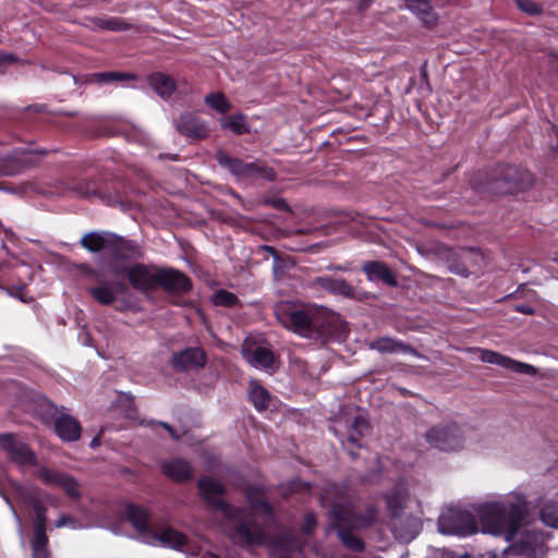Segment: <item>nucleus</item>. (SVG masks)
Masks as SVG:
<instances>
[{
	"label": "nucleus",
	"mask_w": 558,
	"mask_h": 558,
	"mask_svg": "<svg viewBox=\"0 0 558 558\" xmlns=\"http://www.w3.org/2000/svg\"><path fill=\"white\" fill-rule=\"evenodd\" d=\"M216 160L219 166L227 169L238 181L247 180V169L250 162H245L242 159L231 157L223 150H219L216 154Z\"/></svg>",
	"instance_id": "23"
},
{
	"label": "nucleus",
	"mask_w": 558,
	"mask_h": 558,
	"mask_svg": "<svg viewBox=\"0 0 558 558\" xmlns=\"http://www.w3.org/2000/svg\"><path fill=\"white\" fill-rule=\"evenodd\" d=\"M166 476L174 482H183L192 477V468L186 460L175 458L161 464Z\"/></svg>",
	"instance_id": "25"
},
{
	"label": "nucleus",
	"mask_w": 558,
	"mask_h": 558,
	"mask_svg": "<svg viewBox=\"0 0 558 558\" xmlns=\"http://www.w3.org/2000/svg\"><path fill=\"white\" fill-rule=\"evenodd\" d=\"M23 500L25 504L29 505L31 508L33 509L34 513L35 512H43L45 509H47L43 501L29 494H25L23 495Z\"/></svg>",
	"instance_id": "47"
},
{
	"label": "nucleus",
	"mask_w": 558,
	"mask_h": 558,
	"mask_svg": "<svg viewBox=\"0 0 558 558\" xmlns=\"http://www.w3.org/2000/svg\"><path fill=\"white\" fill-rule=\"evenodd\" d=\"M460 258L461 267L450 266V271L463 277H468L475 269H480L484 262L483 255L475 248L462 250L460 252Z\"/></svg>",
	"instance_id": "21"
},
{
	"label": "nucleus",
	"mask_w": 558,
	"mask_h": 558,
	"mask_svg": "<svg viewBox=\"0 0 558 558\" xmlns=\"http://www.w3.org/2000/svg\"><path fill=\"white\" fill-rule=\"evenodd\" d=\"M94 26L100 29L121 32L130 28V25L119 17H99L93 21Z\"/></svg>",
	"instance_id": "37"
},
{
	"label": "nucleus",
	"mask_w": 558,
	"mask_h": 558,
	"mask_svg": "<svg viewBox=\"0 0 558 558\" xmlns=\"http://www.w3.org/2000/svg\"><path fill=\"white\" fill-rule=\"evenodd\" d=\"M66 473L51 470L48 468H40L37 471V477L43 481L46 485L50 486H58L60 487L63 478L65 477Z\"/></svg>",
	"instance_id": "38"
},
{
	"label": "nucleus",
	"mask_w": 558,
	"mask_h": 558,
	"mask_svg": "<svg viewBox=\"0 0 558 558\" xmlns=\"http://www.w3.org/2000/svg\"><path fill=\"white\" fill-rule=\"evenodd\" d=\"M54 432L61 440L72 442L80 439L82 427L73 416L61 414L54 421Z\"/></svg>",
	"instance_id": "18"
},
{
	"label": "nucleus",
	"mask_w": 558,
	"mask_h": 558,
	"mask_svg": "<svg viewBox=\"0 0 558 558\" xmlns=\"http://www.w3.org/2000/svg\"><path fill=\"white\" fill-rule=\"evenodd\" d=\"M177 129L182 135L195 140H203L209 134L206 123L191 113L180 116Z\"/></svg>",
	"instance_id": "16"
},
{
	"label": "nucleus",
	"mask_w": 558,
	"mask_h": 558,
	"mask_svg": "<svg viewBox=\"0 0 558 558\" xmlns=\"http://www.w3.org/2000/svg\"><path fill=\"white\" fill-rule=\"evenodd\" d=\"M46 154V150L21 148L14 150L13 158L20 163L19 170H22L35 166Z\"/></svg>",
	"instance_id": "33"
},
{
	"label": "nucleus",
	"mask_w": 558,
	"mask_h": 558,
	"mask_svg": "<svg viewBox=\"0 0 558 558\" xmlns=\"http://www.w3.org/2000/svg\"><path fill=\"white\" fill-rule=\"evenodd\" d=\"M409 494L407 488L399 484L390 493L386 495L387 509L390 515L398 518L408 500Z\"/></svg>",
	"instance_id": "28"
},
{
	"label": "nucleus",
	"mask_w": 558,
	"mask_h": 558,
	"mask_svg": "<svg viewBox=\"0 0 558 558\" xmlns=\"http://www.w3.org/2000/svg\"><path fill=\"white\" fill-rule=\"evenodd\" d=\"M343 429L347 434V441L356 447H361V439L368 430V423L362 415L355 414L352 418L347 421L343 425Z\"/></svg>",
	"instance_id": "26"
},
{
	"label": "nucleus",
	"mask_w": 558,
	"mask_h": 558,
	"mask_svg": "<svg viewBox=\"0 0 558 558\" xmlns=\"http://www.w3.org/2000/svg\"><path fill=\"white\" fill-rule=\"evenodd\" d=\"M551 68L558 72V54H551L549 58Z\"/></svg>",
	"instance_id": "54"
},
{
	"label": "nucleus",
	"mask_w": 558,
	"mask_h": 558,
	"mask_svg": "<svg viewBox=\"0 0 558 558\" xmlns=\"http://www.w3.org/2000/svg\"><path fill=\"white\" fill-rule=\"evenodd\" d=\"M328 269H333V270H340V271H345L348 270L347 267L344 266H341V265H333V266H329Z\"/></svg>",
	"instance_id": "56"
},
{
	"label": "nucleus",
	"mask_w": 558,
	"mask_h": 558,
	"mask_svg": "<svg viewBox=\"0 0 558 558\" xmlns=\"http://www.w3.org/2000/svg\"><path fill=\"white\" fill-rule=\"evenodd\" d=\"M205 353L197 348H189L173 354L171 364L177 371H189L205 365Z\"/></svg>",
	"instance_id": "17"
},
{
	"label": "nucleus",
	"mask_w": 558,
	"mask_h": 558,
	"mask_svg": "<svg viewBox=\"0 0 558 558\" xmlns=\"http://www.w3.org/2000/svg\"><path fill=\"white\" fill-rule=\"evenodd\" d=\"M369 348L379 353H397L402 352L407 354H411L416 357H423L421 353H418L413 347L402 342L401 340L390 338V337H381L376 340H373L369 343Z\"/></svg>",
	"instance_id": "19"
},
{
	"label": "nucleus",
	"mask_w": 558,
	"mask_h": 558,
	"mask_svg": "<svg viewBox=\"0 0 558 558\" xmlns=\"http://www.w3.org/2000/svg\"><path fill=\"white\" fill-rule=\"evenodd\" d=\"M539 518L545 525L558 529V502H545L541 508Z\"/></svg>",
	"instance_id": "36"
},
{
	"label": "nucleus",
	"mask_w": 558,
	"mask_h": 558,
	"mask_svg": "<svg viewBox=\"0 0 558 558\" xmlns=\"http://www.w3.org/2000/svg\"><path fill=\"white\" fill-rule=\"evenodd\" d=\"M54 526L60 529V527H64V526H71L72 529H75L77 527L75 525V521L72 517L68 515V514H62L54 523Z\"/></svg>",
	"instance_id": "49"
},
{
	"label": "nucleus",
	"mask_w": 558,
	"mask_h": 558,
	"mask_svg": "<svg viewBox=\"0 0 558 558\" xmlns=\"http://www.w3.org/2000/svg\"><path fill=\"white\" fill-rule=\"evenodd\" d=\"M551 136H554L557 140V146L554 149L558 154V128H556V126L551 128Z\"/></svg>",
	"instance_id": "55"
},
{
	"label": "nucleus",
	"mask_w": 558,
	"mask_h": 558,
	"mask_svg": "<svg viewBox=\"0 0 558 558\" xmlns=\"http://www.w3.org/2000/svg\"><path fill=\"white\" fill-rule=\"evenodd\" d=\"M450 266H457V267H461V258H460V255L458 256V259L457 260H453L449 264V267Z\"/></svg>",
	"instance_id": "58"
},
{
	"label": "nucleus",
	"mask_w": 558,
	"mask_h": 558,
	"mask_svg": "<svg viewBox=\"0 0 558 558\" xmlns=\"http://www.w3.org/2000/svg\"><path fill=\"white\" fill-rule=\"evenodd\" d=\"M158 286L172 293H185L191 289L187 276L175 269L158 270Z\"/></svg>",
	"instance_id": "14"
},
{
	"label": "nucleus",
	"mask_w": 558,
	"mask_h": 558,
	"mask_svg": "<svg viewBox=\"0 0 558 558\" xmlns=\"http://www.w3.org/2000/svg\"><path fill=\"white\" fill-rule=\"evenodd\" d=\"M113 272H114L116 275H120V274H121V271H120V270H118V269H114V270H113Z\"/></svg>",
	"instance_id": "59"
},
{
	"label": "nucleus",
	"mask_w": 558,
	"mask_h": 558,
	"mask_svg": "<svg viewBox=\"0 0 558 558\" xmlns=\"http://www.w3.org/2000/svg\"><path fill=\"white\" fill-rule=\"evenodd\" d=\"M241 353L243 359L253 367L263 369L265 372H274L277 367V359L274 354V352L253 339H245L242 348Z\"/></svg>",
	"instance_id": "6"
},
{
	"label": "nucleus",
	"mask_w": 558,
	"mask_h": 558,
	"mask_svg": "<svg viewBox=\"0 0 558 558\" xmlns=\"http://www.w3.org/2000/svg\"><path fill=\"white\" fill-rule=\"evenodd\" d=\"M454 513H448L446 515H441L439 519V531L442 534H459V535H465L468 534L465 531L456 527V526H449L447 523L453 518Z\"/></svg>",
	"instance_id": "42"
},
{
	"label": "nucleus",
	"mask_w": 558,
	"mask_h": 558,
	"mask_svg": "<svg viewBox=\"0 0 558 558\" xmlns=\"http://www.w3.org/2000/svg\"><path fill=\"white\" fill-rule=\"evenodd\" d=\"M129 281L140 291H148L158 286V269L136 264L128 270Z\"/></svg>",
	"instance_id": "13"
},
{
	"label": "nucleus",
	"mask_w": 558,
	"mask_h": 558,
	"mask_svg": "<svg viewBox=\"0 0 558 558\" xmlns=\"http://www.w3.org/2000/svg\"><path fill=\"white\" fill-rule=\"evenodd\" d=\"M5 500L10 505V508L12 510L13 517H14L16 523H17L19 529L22 530L23 529V524H22V520H21L19 513L16 512L15 508L11 505L9 499L5 498Z\"/></svg>",
	"instance_id": "52"
},
{
	"label": "nucleus",
	"mask_w": 558,
	"mask_h": 558,
	"mask_svg": "<svg viewBox=\"0 0 558 558\" xmlns=\"http://www.w3.org/2000/svg\"><path fill=\"white\" fill-rule=\"evenodd\" d=\"M556 262H558V256L554 258Z\"/></svg>",
	"instance_id": "61"
},
{
	"label": "nucleus",
	"mask_w": 558,
	"mask_h": 558,
	"mask_svg": "<svg viewBox=\"0 0 558 558\" xmlns=\"http://www.w3.org/2000/svg\"><path fill=\"white\" fill-rule=\"evenodd\" d=\"M331 514L348 522L352 529H361L375 522L377 510L375 507H368L364 514H357L351 506L335 505Z\"/></svg>",
	"instance_id": "12"
},
{
	"label": "nucleus",
	"mask_w": 558,
	"mask_h": 558,
	"mask_svg": "<svg viewBox=\"0 0 558 558\" xmlns=\"http://www.w3.org/2000/svg\"><path fill=\"white\" fill-rule=\"evenodd\" d=\"M369 281L381 280L389 287H396L398 281L391 269L381 262H367L362 266Z\"/></svg>",
	"instance_id": "22"
},
{
	"label": "nucleus",
	"mask_w": 558,
	"mask_h": 558,
	"mask_svg": "<svg viewBox=\"0 0 558 558\" xmlns=\"http://www.w3.org/2000/svg\"><path fill=\"white\" fill-rule=\"evenodd\" d=\"M405 8L416 14L426 27L437 24V15L433 11L430 0H404Z\"/></svg>",
	"instance_id": "24"
},
{
	"label": "nucleus",
	"mask_w": 558,
	"mask_h": 558,
	"mask_svg": "<svg viewBox=\"0 0 558 558\" xmlns=\"http://www.w3.org/2000/svg\"><path fill=\"white\" fill-rule=\"evenodd\" d=\"M478 352H480V360L484 363L496 364L506 369H510V371H512L514 373H519V374H526V375H531V376H534L537 374V368L531 364L515 361L511 357H508L506 355H502V354L492 351V350L481 349V350H478Z\"/></svg>",
	"instance_id": "11"
},
{
	"label": "nucleus",
	"mask_w": 558,
	"mask_h": 558,
	"mask_svg": "<svg viewBox=\"0 0 558 558\" xmlns=\"http://www.w3.org/2000/svg\"><path fill=\"white\" fill-rule=\"evenodd\" d=\"M475 532H476V530H475V529H473V530H471V531L469 532V534H473V533H475Z\"/></svg>",
	"instance_id": "60"
},
{
	"label": "nucleus",
	"mask_w": 558,
	"mask_h": 558,
	"mask_svg": "<svg viewBox=\"0 0 558 558\" xmlns=\"http://www.w3.org/2000/svg\"><path fill=\"white\" fill-rule=\"evenodd\" d=\"M47 545L48 536L46 534H34L32 543L33 558H49Z\"/></svg>",
	"instance_id": "40"
},
{
	"label": "nucleus",
	"mask_w": 558,
	"mask_h": 558,
	"mask_svg": "<svg viewBox=\"0 0 558 558\" xmlns=\"http://www.w3.org/2000/svg\"><path fill=\"white\" fill-rule=\"evenodd\" d=\"M126 80H135V75L117 71L99 72L88 74L85 78V82L89 84H110L123 82Z\"/></svg>",
	"instance_id": "30"
},
{
	"label": "nucleus",
	"mask_w": 558,
	"mask_h": 558,
	"mask_svg": "<svg viewBox=\"0 0 558 558\" xmlns=\"http://www.w3.org/2000/svg\"><path fill=\"white\" fill-rule=\"evenodd\" d=\"M126 289V286L121 282H104L90 288L89 293L99 304L111 305L116 301L117 294L124 293Z\"/></svg>",
	"instance_id": "20"
},
{
	"label": "nucleus",
	"mask_w": 558,
	"mask_h": 558,
	"mask_svg": "<svg viewBox=\"0 0 558 558\" xmlns=\"http://www.w3.org/2000/svg\"><path fill=\"white\" fill-rule=\"evenodd\" d=\"M527 514V500L518 492H512L501 500L488 501L477 509V517L484 533L504 536L511 542Z\"/></svg>",
	"instance_id": "2"
},
{
	"label": "nucleus",
	"mask_w": 558,
	"mask_h": 558,
	"mask_svg": "<svg viewBox=\"0 0 558 558\" xmlns=\"http://www.w3.org/2000/svg\"><path fill=\"white\" fill-rule=\"evenodd\" d=\"M205 102L220 113H226L231 108L229 100L222 93H211L206 95Z\"/></svg>",
	"instance_id": "39"
},
{
	"label": "nucleus",
	"mask_w": 558,
	"mask_h": 558,
	"mask_svg": "<svg viewBox=\"0 0 558 558\" xmlns=\"http://www.w3.org/2000/svg\"><path fill=\"white\" fill-rule=\"evenodd\" d=\"M0 448L17 464H35L36 462L35 453L26 444L16 440L13 435L0 434Z\"/></svg>",
	"instance_id": "9"
},
{
	"label": "nucleus",
	"mask_w": 558,
	"mask_h": 558,
	"mask_svg": "<svg viewBox=\"0 0 558 558\" xmlns=\"http://www.w3.org/2000/svg\"><path fill=\"white\" fill-rule=\"evenodd\" d=\"M331 521L332 525L337 530L338 537L340 541L350 549L354 551H361L363 549V542L355 536L351 531H348L347 527H350V524L345 522L344 520H340L338 518H335L331 513Z\"/></svg>",
	"instance_id": "27"
},
{
	"label": "nucleus",
	"mask_w": 558,
	"mask_h": 558,
	"mask_svg": "<svg viewBox=\"0 0 558 558\" xmlns=\"http://www.w3.org/2000/svg\"><path fill=\"white\" fill-rule=\"evenodd\" d=\"M153 534L156 539L154 541V543H146L147 545H160L174 550H185L187 538L183 533L179 532L178 530H174L169 526H165L159 530L155 527Z\"/></svg>",
	"instance_id": "15"
},
{
	"label": "nucleus",
	"mask_w": 558,
	"mask_h": 558,
	"mask_svg": "<svg viewBox=\"0 0 558 558\" xmlns=\"http://www.w3.org/2000/svg\"><path fill=\"white\" fill-rule=\"evenodd\" d=\"M247 180L272 182L276 180V171L263 161H253L248 165Z\"/></svg>",
	"instance_id": "32"
},
{
	"label": "nucleus",
	"mask_w": 558,
	"mask_h": 558,
	"mask_svg": "<svg viewBox=\"0 0 558 558\" xmlns=\"http://www.w3.org/2000/svg\"><path fill=\"white\" fill-rule=\"evenodd\" d=\"M221 128L229 130L234 134H245L250 132L248 124L244 114H233L228 118H223L220 121Z\"/></svg>",
	"instance_id": "35"
},
{
	"label": "nucleus",
	"mask_w": 558,
	"mask_h": 558,
	"mask_svg": "<svg viewBox=\"0 0 558 558\" xmlns=\"http://www.w3.org/2000/svg\"><path fill=\"white\" fill-rule=\"evenodd\" d=\"M248 396L257 411L266 410L269 405V392L255 379L248 383Z\"/></svg>",
	"instance_id": "31"
},
{
	"label": "nucleus",
	"mask_w": 558,
	"mask_h": 558,
	"mask_svg": "<svg viewBox=\"0 0 558 558\" xmlns=\"http://www.w3.org/2000/svg\"><path fill=\"white\" fill-rule=\"evenodd\" d=\"M533 182L532 173L524 168L498 166L487 184L477 189L496 194L514 193L525 191L533 185Z\"/></svg>",
	"instance_id": "4"
},
{
	"label": "nucleus",
	"mask_w": 558,
	"mask_h": 558,
	"mask_svg": "<svg viewBox=\"0 0 558 558\" xmlns=\"http://www.w3.org/2000/svg\"><path fill=\"white\" fill-rule=\"evenodd\" d=\"M316 526V517L313 513H308L305 517L304 523H303V532L306 534H310L313 532L314 527Z\"/></svg>",
	"instance_id": "50"
},
{
	"label": "nucleus",
	"mask_w": 558,
	"mask_h": 558,
	"mask_svg": "<svg viewBox=\"0 0 558 558\" xmlns=\"http://www.w3.org/2000/svg\"><path fill=\"white\" fill-rule=\"evenodd\" d=\"M125 517L136 532V538L140 542L154 543L156 539L153 534L155 527L150 524V515L145 508L129 504L125 507Z\"/></svg>",
	"instance_id": "8"
},
{
	"label": "nucleus",
	"mask_w": 558,
	"mask_h": 558,
	"mask_svg": "<svg viewBox=\"0 0 558 558\" xmlns=\"http://www.w3.org/2000/svg\"><path fill=\"white\" fill-rule=\"evenodd\" d=\"M151 88L162 98H168L175 89L172 77L163 73H154L148 78Z\"/></svg>",
	"instance_id": "29"
},
{
	"label": "nucleus",
	"mask_w": 558,
	"mask_h": 558,
	"mask_svg": "<svg viewBox=\"0 0 558 558\" xmlns=\"http://www.w3.org/2000/svg\"><path fill=\"white\" fill-rule=\"evenodd\" d=\"M47 509L43 512H35L34 534H46Z\"/></svg>",
	"instance_id": "44"
},
{
	"label": "nucleus",
	"mask_w": 558,
	"mask_h": 558,
	"mask_svg": "<svg viewBox=\"0 0 558 558\" xmlns=\"http://www.w3.org/2000/svg\"><path fill=\"white\" fill-rule=\"evenodd\" d=\"M25 288L26 283H23L16 287L9 288L5 291L8 292L9 295L20 299L24 303H28L31 300L26 298Z\"/></svg>",
	"instance_id": "46"
},
{
	"label": "nucleus",
	"mask_w": 558,
	"mask_h": 558,
	"mask_svg": "<svg viewBox=\"0 0 558 558\" xmlns=\"http://www.w3.org/2000/svg\"><path fill=\"white\" fill-rule=\"evenodd\" d=\"M514 310L519 313L525 314V315H532L534 314V308L527 304H521L515 305Z\"/></svg>",
	"instance_id": "51"
},
{
	"label": "nucleus",
	"mask_w": 558,
	"mask_h": 558,
	"mask_svg": "<svg viewBox=\"0 0 558 558\" xmlns=\"http://www.w3.org/2000/svg\"><path fill=\"white\" fill-rule=\"evenodd\" d=\"M311 288L319 289L333 295L347 299H360L355 289L343 278L332 276H319L310 282Z\"/></svg>",
	"instance_id": "10"
},
{
	"label": "nucleus",
	"mask_w": 558,
	"mask_h": 558,
	"mask_svg": "<svg viewBox=\"0 0 558 558\" xmlns=\"http://www.w3.org/2000/svg\"><path fill=\"white\" fill-rule=\"evenodd\" d=\"M120 235L109 231H94L86 233L80 244L92 253L104 252L109 258L116 260Z\"/></svg>",
	"instance_id": "7"
},
{
	"label": "nucleus",
	"mask_w": 558,
	"mask_h": 558,
	"mask_svg": "<svg viewBox=\"0 0 558 558\" xmlns=\"http://www.w3.org/2000/svg\"><path fill=\"white\" fill-rule=\"evenodd\" d=\"M60 488L73 499H77L81 497L80 484L71 475L66 474L63 478Z\"/></svg>",
	"instance_id": "41"
},
{
	"label": "nucleus",
	"mask_w": 558,
	"mask_h": 558,
	"mask_svg": "<svg viewBox=\"0 0 558 558\" xmlns=\"http://www.w3.org/2000/svg\"><path fill=\"white\" fill-rule=\"evenodd\" d=\"M278 322L287 329L305 338H319L329 333L331 314L323 306H292L279 305L276 307Z\"/></svg>",
	"instance_id": "3"
},
{
	"label": "nucleus",
	"mask_w": 558,
	"mask_h": 558,
	"mask_svg": "<svg viewBox=\"0 0 558 558\" xmlns=\"http://www.w3.org/2000/svg\"><path fill=\"white\" fill-rule=\"evenodd\" d=\"M202 498L214 509L219 510L225 519V531L230 539L239 545H260L265 541L264 525L272 519V510L262 497L248 495L251 509L233 507L221 496L225 486L211 478L203 477L197 483Z\"/></svg>",
	"instance_id": "1"
},
{
	"label": "nucleus",
	"mask_w": 558,
	"mask_h": 558,
	"mask_svg": "<svg viewBox=\"0 0 558 558\" xmlns=\"http://www.w3.org/2000/svg\"><path fill=\"white\" fill-rule=\"evenodd\" d=\"M100 441H99V438L98 437H95L92 441H90V447L92 448H97L99 446Z\"/></svg>",
	"instance_id": "57"
},
{
	"label": "nucleus",
	"mask_w": 558,
	"mask_h": 558,
	"mask_svg": "<svg viewBox=\"0 0 558 558\" xmlns=\"http://www.w3.org/2000/svg\"><path fill=\"white\" fill-rule=\"evenodd\" d=\"M17 57L13 53L0 52V75L3 74L7 69L17 62Z\"/></svg>",
	"instance_id": "45"
},
{
	"label": "nucleus",
	"mask_w": 558,
	"mask_h": 558,
	"mask_svg": "<svg viewBox=\"0 0 558 558\" xmlns=\"http://www.w3.org/2000/svg\"><path fill=\"white\" fill-rule=\"evenodd\" d=\"M428 446L441 452H457L464 448L465 436L456 423H442L429 427L424 434Z\"/></svg>",
	"instance_id": "5"
},
{
	"label": "nucleus",
	"mask_w": 558,
	"mask_h": 558,
	"mask_svg": "<svg viewBox=\"0 0 558 558\" xmlns=\"http://www.w3.org/2000/svg\"><path fill=\"white\" fill-rule=\"evenodd\" d=\"M160 425L168 430L169 435L173 439H179V435L175 433V430L170 425H168L167 423H160Z\"/></svg>",
	"instance_id": "53"
},
{
	"label": "nucleus",
	"mask_w": 558,
	"mask_h": 558,
	"mask_svg": "<svg viewBox=\"0 0 558 558\" xmlns=\"http://www.w3.org/2000/svg\"><path fill=\"white\" fill-rule=\"evenodd\" d=\"M142 254V246L137 242L120 236V242L117 247L116 260L136 258L141 257Z\"/></svg>",
	"instance_id": "34"
},
{
	"label": "nucleus",
	"mask_w": 558,
	"mask_h": 558,
	"mask_svg": "<svg viewBox=\"0 0 558 558\" xmlns=\"http://www.w3.org/2000/svg\"><path fill=\"white\" fill-rule=\"evenodd\" d=\"M236 296L226 290H219L214 295V302L217 305L232 306L236 303Z\"/></svg>",
	"instance_id": "43"
},
{
	"label": "nucleus",
	"mask_w": 558,
	"mask_h": 558,
	"mask_svg": "<svg viewBox=\"0 0 558 558\" xmlns=\"http://www.w3.org/2000/svg\"><path fill=\"white\" fill-rule=\"evenodd\" d=\"M517 4L520 10L529 14H537L541 12V8L532 0H517Z\"/></svg>",
	"instance_id": "48"
}]
</instances>
